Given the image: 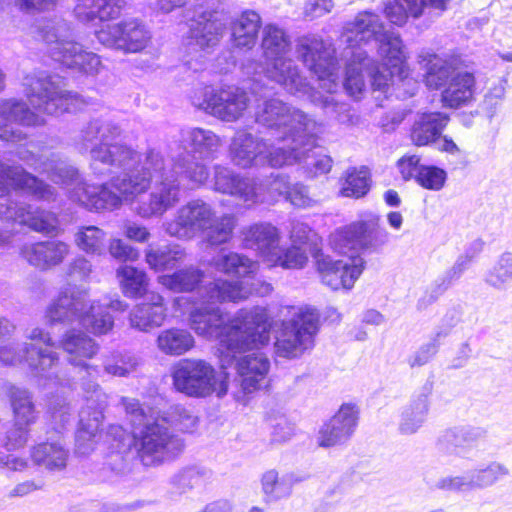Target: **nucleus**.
Wrapping results in <instances>:
<instances>
[{"label": "nucleus", "instance_id": "nucleus-1", "mask_svg": "<svg viewBox=\"0 0 512 512\" xmlns=\"http://www.w3.org/2000/svg\"><path fill=\"white\" fill-rule=\"evenodd\" d=\"M121 127L110 118H95L80 131L76 146L81 153L90 152V169L97 178L111 176V187L121 200L145 192L154 180L147 196L135 205L141 218L161 217L180 200V183L174 166L166 170L163 156L150 149L144 160L125 143L116 142Z\"/></svg>", "mask_w": 512, "mask_h": 512}, {"label": "nucleus", "instance_id": "nucleus-2", "mask_svg": "<svg viewBox=\"0 0 512 512\" xmlns=\"http://www.w3.org/2000/svg\"><path fill=\"white\" fill-rule=\"evenodd\" d=\"M339 42L345 45L342 59L346 62L343 86L353 97L360 95L367 77L374 90L384 91L391 85L397 97L416 94L417 82L409 77L400 35L387 29L378 14L359 12L343 26Z\"/></svg>", "mask_w": 512, "mask_h": 512}, {"label": "nucleus", "instance_id": "nucleus-3", "mask_svg": "<svg viewBox=\"0 0 512 512\" xmlns=\"http://www.w3.org/2000/svg\"><path fill=\"white\" fill-rule=\"evenodd\" d=\"M252 290L242 281L216 279L204 286L202 301L190 313V326L200 336L219 341L222 349L237 351L269 338V318L265 308L239 310L226 319L220 308L224 302L246 299Z\"/></svg>", "mask_w": 512, "mask_h": 512}, {"label": "nucleus", "instance_id": "nucleus-4", "mask_svg": "<svg viewBox=\"0 0 512 512\" xmlns=\"http://www.w3.org/2000/svg\"><path fill=\"white\" fill-rule=\"evenodd\" d=\"M225 24L216 11H199L190 20L186 45L189 51L199 53L195 59H186L184 69L197 74V84L189 94L191 104L225 122L238 120L250 102L249 94L235 85H222L219 89L208 84L204 55L218 45Z\"/></svg>", "mask_w": 512, "mask_h": 512}, {"label": "nucleus", "instance_id": "nucleus-5", "mask_svg": "<svg viewBox=\"0 0 512 512\" xmlns=\"http://www.w3.org/2000/svg\"><path fill=\"white\" fill-rule=\"evenodd\" d=\"M12 191H24L37 200L47 202L57 198L54 187L27 172L21 165H9L0 161V219L26 225L40 233L56 232L58 220L54 213L12 200L9 198Z\"/></svg>", "mask_w": 512, "mask_h": 512}, {"label": "nucleus", "instance_id": "nucleus-6", "mask_svg": "<svg viewBox=\"0 0 512 512\" xmlns=\"http://www.w3.org/2000/svg\"><path fill=\"white\" fill-rule=\"evenodd\" d=\"M344 47L345 45L339 44L341 52L338 54L331 43L320 38H301L297 44V54L304 65L323 82L321 87L327 90L328 95L313 89L308 83V91L295 96L305 98L320 107L328 118L340 124H350L354 117L350 105L339 101L334 95L338 88V71L341 65L346 67V62L342 59Z\"/></svg>", "mask_w": 512, "mask_h": 512}, {"label": "nucleus", "instance_id": "nucleus-7", "mask_svg": "<svg viewBox=\"0 0 512 512\" xmlns=\"http://www.w3.org/2000/svg\"><path fill=\"white\" fill-rule=\"evenodd\" d=\"M19 158L57 185L75 186L69 192V198L89 211H113L122 206L120 195L112 190L111 180L100 185L88 184L79 170L59 153L36 156L25 152Z\"/></svg>", "mask_w": 512, "mask_h": 512}, {"label": "nucleus", "instance_id": "nucleus-8", "mask_svg": "<svg viewBox=\"0 0 512 512\" xmlns=\"http://www.w3.org/2000/svg\"><path fill=\"white\" fill-rule=\"evenodd\" d=\"M127 419L133 428V441L144 466L160 465L176 458L184 448L183 440L166 425V418L149 413L134 398H121Z\"/></svg>", "mask_w": 512, "mask_h": 512}, {"label": "nucleus", "instance_id": "nucleus-9", "mask_svg": "<svg viewBox=\"0 0 512 512\" xmlns=\"http://www.w3.org/2000/svg\"><path fill=\"white\" fill-rule=\"evenodd\" d=\"M127 304L119 299L99 303L90 301L88 294L80 290H64L47 306L45 318L49 325L78 323L87 331L102 335L114 325L108 309L124 311Z\"/></svg>", "mask_w": 512, "mask_h": 512}, {"label": "nucleus", "instance_id": "nucleus-10", "mask_svg": "<svg viewBox=\"0 0 512 512\" xmlns=\"http://www.w3.org/2000/svg\"><path fill=\"white\" fill-rule=\"evenodd\" d=\"M236 224L235 215L225 213L217 217L211 203L197 198L181 206L172 219L163 223V229L169 236L181 240L201 233L209 245L220 246L231 240Z\"/></svg>", "mask_w": 512, "mask_h": 512}, {"label": "nucleus", "instance_id": "nucleus-11", "mask_svg": "<svg viewBox=\"0 0 512 512\" xmlns=\"http://www.w3.org/2000/svg\"><path fill=\"white\" fill-rule=\"evenodd\" d=\"M250 93L255 97V121L267 128L282 142L292 145L304 133H319L321 126L310 115L278 98L271 97L270 89L254 80Z\"/></svg>", "mask_w": 512, "mask_h": 512}, {"label": "nucleus", "instance_id": "nucleus-12", "mask_svg": "<svg viewBox=\"0 0 512 512\" xmlns=\"http://www.w3.org/2000/svg\"><path fill=\"white\" fill-rule=\"evenodd\" d=\"M37 37L47 45L54 61L87 76H94L103 68L100 57L86 50L74 40L71 24L61 17L45 19L36 26Z\"/></svg>", "mask_w": 512, "mask_h": 512}, {"label": "nucleus", "instance_id": "nucleus-13", "mask_svg": "<svg viewBox=\"0 0 512 512\" xmlns=\"http://www.w3.org/2000/svg\"><path fill=\"white\" fill-rule=\"evenodd\" d=\"M183 152L173 157V166L181 177L194 186H202L209 179V169L202 163L217 157L221 140L213 131L204 128H186L180 132Z\"/></svg>", "mask_w": 512, "mask_h": 512}, {"label": "nucleus", "instance_id": "nucleus-14", "mask_svg": "<svg viewBox=\"0 0 512 512\" xmlns=\"http://www.w3.org/2000/svg\"><path fill=\"white\" fill-rule=\"evenodd\" d=\"M261 47L266 58V77L281 85L288 93L300 95L308 91V81L292 59L286 58L290 41L285 31L276 25H266Z\"/></svg>", "mask_w": 512, "mask_h": 512}, {"label": "nucleus", "instance_id": "nucleus-15", "mask_svg": "<svg viewBox=\"0 0 512 512\" xmlns=\"http://www.w3.org/2000/svg\"><path fill=\"white\" fill-rule=\"evenodd\" d=\"M175 389L189 397L205 398L213 393L223 397L228 391L226 377H218L215 368L205 360L182 359L172 369Z\"/></svg>", "mask_w": 512, "mask_h": 512}, {"label": "nucleus", "instance_id": "nucleus-16", "mask_svg": "<svg viewBox=\"0 0 512 512\" xmlns=\"http://www.w3.org/2000/svg\"><path fill=\"white\" fill-rule=\"evenodd\" d=\"M291 319L282 322V328L275 342L278 357L294 359L311 349L319 330L320 315L310 306L293 307Z\"/></svg>", "mask_w": 512, "mask_h": 512}, {"label": "nucleus", "instance_id": "nucleus-17", "mask_svg": "<svg viewBox=\"0 0 512 512\" xmlns=\"http://www.w3.org/2000/svg\"><path fill=\"white\" fill-rule=\"evenodd\" d=\"M63 80L58 75L37 71L25 76L23 86L30 104L39 112L59 115L71 110L79 96L63 89Z\"/></svg>", "mask_w": 512, "mask_h": 512}, {"label": "nucleus", "instance_id": "nucleus-18", "mask_svg": "<svg viewBox=\"0 0 512 512\" xmlns=\"http://www.w3.org/2000/svg\"><path fill=\"white\" fill-rule=\"evenodd\" d=\"M229 157L240 168L269 165L283 167L295 157L285 153V145L270 146L267 142L246 130H239L231 139Z\"/></svg>", "mask_w": 512, "mask_h": 512}, {"label": "nucleus", "instance_id": "nucleus-19", "mask_svg": "<svg viewBox=\"0 0 512 512\" xmlns=\"http://www.w3.org/2000/svg\"><path fill=\"white\" fill-rule=\"evenodd\" d=\"M2 342L4 340L0 341V362L3 365L15 366L25 362L34 376L45 378L61 386L69 384V379L57 374L60 357L56 351L42 349L36 344Z\"/></svg>", "mask_w": 512, "mask_h": 512}, {"label": "nucleus", "instance_id": "nucleus-20", "mask_svg": "<svg viewBox=\"0 0 512 512\" xmlns=\"http://www.w3.org/2000/svg\"><path fill=\"white\" fill-rule=\"evenodd\" d=\"M388 240L389 233L379 225V217L375 215L338 228L330 235V245L339 254L354 249L378 252Z\"/></svg>", "mask_w": 512, "mask_h": 512}, {"label": "nucleus", "instance_id": "nucleus-21", "mask_svg": "<svg viewBox=\"0 0 512 512\" xmlns=\"http://www.w3.org/2000/svg\"><path fill=\"white\" fill-rule=\"evenodd\" d=\"M85 405L79 412V428L76 432V452L80 455L90 454L97 442L102 438L100 426L103 411L107 406V396L101 387L93 382H84Z\"/></svg>", "mask_w": 512, "mask_h": 512}, {"label": "nucleus", "instance_id": "nucleus-22", "mask_svg": "<svg viewBox=\"0 0 512 512\" xmlns=\"http://www.w3.org/2000/svg\"><path fill=\"white\" fill-rule=\"evenodd\" d=\"M270 328L271 325L269 324ZM269 340L270 337L265 343H255L246 349L237 351L225 350L221 352V368L225 370L233 365L235 366L240 377L241 388L245 393H252L267 386V376L271 363L269 358L263 353L257 352L241 357H237V354L264 346L268 344Z\"/></svg>", "mask_w": 512, "mask_h": 512}, {"label": "nucleus", "instance_id": "nucleus-23", "mask_svg": "<svg viewBox=\"0 0 512 512\" xmlns=\"http://www.w3.org/2000/svg\"><path fill=\"white\" fill-rule=\"evenodd\" d=\"M510 475L509 468L498 461L480 464L459 475L441 477L434 488L444 492L467 493L494 486Z\"/></svg>", "mask_w": 512, "mask_h": 512}, {"label": "nucleus", "instance_id": "nucleus-24", "mask_svg": "<svg viewBox=\"0 0 512 512\" xmlns=\"http://www.w3.org/2000/svg\"><path fill=\"white\" fill-rule=\"evenodd\" d=\"M311 254L322 283L332 290L340 288L350 290L362 274L366 264L359 255H350L345 259L335 260L317 248L316 243H314Z\"/></svg>", "mask_w": 512, "mask_h": 512}, {"label": "nucleus", "instance_id": "nucleus-25", "mask_svg": "<svg viewBox=\"0 0 512 512\" xmlns=\"http://www.w3.org/2000/svg\"><path fill=\"white\" fill-rule=\"evenodd\" d=\"M97 40L104 46L126 53H137L145 49L152 34L139 19H127L117 24L105 25L95 32Z\"/></svg>", "mask_w": 512, "mask_h": 512}, {"label": "nucleus", "instance_id": "nucleus-26", "mask_svg": "<svg viewBox=\"0 0 512 512\" xmlns=\"http://www.w3.org/2000/svg\"><path fill=\"white\" fill-rule=\"evenodd\" d=\"M212 189L218 193L230 195L247 207L265 201L264 185L254 178L242 176L228 166H213Z\"/></svg>", "mask_w": 512, "mask_h": 512}, {"label": "nucleus", "instance_id": "nucleus-27", "mask_svg": "<svg viewBox=\"0 0 512 512\" xmlns=\"http://www.w3.org/2000/svg\"><path fill=\"white\" fill-rule=\"evenodd\" d=\"M43 117L31 111L27 104L18 99L0 100V140L5 142H20L26 139V134L17 127L41 126Z\"/></svg>", "mask_w": 512, "mask_h": 512}, {"label": "nucleus", "instance_id": "nucleus-28", "mask_svg": "<svg viewBox=\"0 0 512 512\" xmlns=\"http://www.w3.org/2000/svg\"><path fill=\"white\" fill-rule=\"evenodd\" d=\"M318 133H304L295 138L292 145H285V153L293 155L295 159L285 165L298 163L309 177H316L330 172L333 164L332 158L323 153L322 148L316 146Z\"/></svg>", "mask_w": 512, "mask_h": 512}, {"label": "nucleus", "instance_id": "nucleus-29", "mask_svg": "<svg viewBox=\"0 0 512 512\" xmlns=\"http://www.w3.org/2000/svg\"><path fill=\"white\" fill-rule=\"evenodd\" d=\"M359 409L355 404H342L337 413L318 432V444L332 447L346 443L358 425Z\"/></svg>", "mask_w": 512, "mask_h": 512}, {"label": "nucleus", "instance_id": "nucleus-30", "mask_svg": "<svg viewBox=\"0 0 512 512\" xmlns=\"http://www.w3.org/2000/svg\"><path fill=\"white\" fill-rule=\"evenodd\" d=\"M70 247L60 240H47L24 244L20 255L31 266L40 270H49L60 265L69 254Z\"/></svg>", "mask_w": 512, "mask_h": 512}, {"label": "nucleus", "instance_id": "nucleus-31", "mask_svg": "<svg viewBox=\"0 0 512 512\" xmlns=\"http://www.w3.org/2000/svg\"><path fill=\"white\" fill-rule=\"evenodd\" d=\"M58 346L67 354L68 362L72 366L84 368L87 372L90 369L96 371V368L88 365L86 360L97 354L99 346L86 333L73 329L69 330L62 335Z\"/></svg>", "mask_w": 512, "mask_h": 512}, {"label": "nucleus", "instance_id": "nucleus-32", "mask_svg": "<svg viewBox=\"0 0 512 512\" xmlns=\"http://www.w3.org/2000/svg\"><path fill=\"white\" fill-rule=\"evenodd\" d=\"M432 392V385L426 383L420 391L415 393L410 402L401 410L398 430L403 435H412L424 425L427 420Z\"/></svg>", "mask_w": 512, "mask_h": 512}, {"label": "nucleus", "instance_id": "nucleus-33", "mask_svg": "<svg viewBox=\"0 0 512 512\" xmlns=\"http://www.w3.org/2000/svg\"><path fill=\"white\" fill-rule=\"evenodd\" d=\"M125 0H77L75 18L85 24L115 20L120 17Z\"/></svg>", "mask_w": 512, "mask_h": 512}, {"label": "nucleus", "instance_id": "nucleus-34", "mask_svg": "<svg viewBox=\"0 0 512 512\" xmlns=\"http://www.w3.org/2000/svg\"><path fill=\"white\" fill-rule=\"evenodd\" d=\"M279 242L278 228L267 222L253 224L243 232L244 246L255 250L265 262H268Z\"/></svg>", "mask_w": 512, "mask_h": 512}, {"label": "nucleus", "instance_id": "nucleus-35", "mask_svg": "<svg viewBox=\"0 0 512 512\" xmlns=\"http://www.w3.org/2000/svg\"><path fill=\"white\" fill-rule=\"evenodd\" d=\"M448 0H393L385 5L387 19L397 25L403 26L408 18H419L424 8L430 7L443 12L447 9Z\"/></svg>", "mask_w": 512, "mask_h": 512}, {"label": "nucleus", "instance_id": "nucleus-36", "mask_svg": "<svg viewBox=\"0 0 512 512\" xmlns=\"http://www.w3.org/2000/svg\"><path fill=\"white\" fill-rule=\"evenodd\" d=\"M449 122V116L442 112L419 113L411 128V140L417 146L436 143Z\"/></svg>", "mask_w": 512, "mask_h": 512}, {"label": "nucleus", "instance_id": "nucleus-37", "mask_svg": "<svg viewBox=\"0 0 512 512\" xmlns=\"http://www.w3.org/2000/svg\"><path fill=\"white\" fill-rule=\"evenodd\" d=\"M475 77L467 71H457L441 91L444 107L457 109L470 103L475 93Z\"/></svg>", "mask_w": 512, "mask_h": 512}, {"label": "nucleus", "instance_id": "nucleus-38", "mask_svg": "<svg viewBox=\"0 0 512 512\" xmlns=\"http://www.w3.org/2000/svg\"><path fill=\"white\" fill-rule=\"evenodd\" d=\"M301 481H303V478L298 477L292 472L285 473L281 476L275 469L264 472L261 477L263 501L266 504H271L281 499L288 498L292 493L293 486Z\"/></svg>", "mask_w": 512, "mask_h": 512}, {"label": "nucleus", "instance_id": "nucleus-39", "mask_svg": "<svg viewBox=\"0 0 512 512\" xmlns=\"http://www.w3.org/2000/svg\"><path fill=\"white\" fill-rule=\"evenodd\" d=\"M166 313L163 305V298L160 295H153L151 302L138 304L130 312L131 327L149 332L150 330L161 326L165 320Z\"/></svg>", "mask_w": 512, "mask_h": 512}, {"label": "nucleus", "instance_id": "nucleus-40", "mask_svg": "<svg viewBox=\"0 0 512 512\" xmlns=\"http://www.w3.org/2000/svg\"><path fill=\"white\" fill-rule=\"evenodd\" d=\"M419 64L425 70L424 81L430 89L442 90L457 72L450 61L428 52L419 55Z\"/></svg>", "mask_w": 512, "mask_h": 512}, {"label": "nucleus", "instance_id": "nucleus-41", "mask_svg": "<svg viewBox=\"0 0 512 512\" xmlns=\"http://www.w3.org/2000/svg\"><path fill=\"white\" fill-rule=\"evenodd\" d=\"M7 396L10 400L13 411V421L16 425L30 427L38 417L32 393L24 387L10 385L7 389Z\"/></svg>", "mask_w": 512, "mask_h": 512}, {"label": "nucleus", "instance_id": "nucleus-42", "mask_svg": "<svg viewBox=\"0 0 512 512\" xmlns=\"http://www.w3.org/2000/svg\"><path fill=\"white\" fill-rule=\"evenodd\" d=\"M216 271L232 277H250L257 270V262L236 252H220L210 262Z\"/></svg>", "mask_w": 512, "mask_h": 512}, {"label": "nucleus", "instance_id": "nucleus-43", "mask_svg": "<svg viewBox=\"0 0 512 512\" xmlns=\"http://www.w3.org/2000/svg\"><path fill=\"white\" fill-rule=\"evenodd\" d=\"M261 26V18L255 11H244L232 23V41L238 48L251 49L257 40V35Z\"/></svg>", "mask_w": 512, "mask_h": 512}, {"label": "nucleus", "instance_id": "nucleus-44", "mask_svg": "<svg viewBox=\"0 0 512 512\" xmlns=\"http://www.w3.org/2000/svg\"><path fill=\"white\" fill-rule=\"evenodd\" d=\"M35 464L55 471L65 468L68 459V450L60 440L43 442L36 445L31 452Z\"/></svg>", "mask_w": 512, "mask_h": 512}, {"label": "nucleus", "instance_id": "nucleus-45", "mask_svg": "<svg viewBox=\"0 0 512 512\" xmlns=\"http://www.w3.org/2000/svg\"><path fill=\"white\" fill-rule=\"evenodd\" d=\"M156 342L158 349L169 356H181L190 351L195 345L192 334L188 330L180 328L161 331Z\"/></svg>", "mask_w": 512, "mask_h": 512}, {"label": "nucleus", "instance_id": "nucleus-46", "mask_svg": "<svg viewBox=\"0 0 512 512\" xmlns=\"http://www.w3.org/2000/svg\"><path fill=\"white\" fill-rule=\"evenodd\" d=\"M185 257V251L179 245H149L145 252L148 266L154 271L173 269Z\"/></svg>", "mask_w": 512, "mask_h": 512}, {"label": "nucleus", "instance_id": "nucleus-47", "mask_svg": "<svg viewBox=\"0 0 512 512\" xmlns=\"http://www.w3.org/2000/svg\"><path fill=\"white\" fill-rule=\"evenodd\" d=\"M340 195L359 199L364 197L370 190L371 174L367 167H352L345 171L340 178Z\"/></svg>", "mask_w": 512, "mask_h": 512}, {"label": "nucleus", "instance_id": "nucleus-48", "mask_svg": "<svg viewBox=\"0 0 512 512\" xmlns=\"http://www.w3.org/2000/svg\"><path fill=\"white\" fill-rule=\"evenodd\" d=\"M204 273L197 267H187L161 276L160 283L173 292L193 291L202 282Z\"/></svg>", "mask_w": 512, "mask_h": 512}, {"label": "nucleus", "instance_id": "nucleus-49", "mask_svg": "<svg viewBox=\"0 0 512 512\" xmlns=\"http://www.w3.org/2000/svg\"><path fill=\"white\" fill-rule=\"evenodd\" d=\"M75 243L86 254L101 256L106 251V234L97 226H83L75 234Z\"/></svg>", "mask_w": 512, "mask_h": 512}, {"label": "nucleus", "instance_id": "nucleus-50", "mask_svg": "<svg viewBox=\"0 0 512 512\" xmlns=\"http://www.w3.org/2000/svg\"><path fill=\"white\" fill-rule=\"evenodd\" d=\"M307 261L308 256L306 250L293 243L288 247H282L278 244L267 263L271 266H279L284 269H301L305 266Z\"/></svg>", "mask_w": 512, "mask_h": 512}, {"label": "nucleus", "instance_id": "nucleus-51", "mask_svg": "<svg viewBox=\"0 0 512 512\" xmlns=\"http://www.w3.org/2000/svg\"><path fill=\"white\" fill-rule=\"evenodd\" d=\"M484 281L497 290H506L512 282V253L504 252L486 272Z\"/></svg>", "mask_w": 512, "mask_h": 512}, {"label": "nucleus", "instance_id": "nucleus-52", "mask_svg": "<svg viewBox=\"0 0 512 512\" xmlns=\"http://www.w3.org/2000/svg\"><path fill=\"white\" fill-rule=\"evenodd\" d=\"M120 277L123 293L130 298L142 296L148 285V279L144 271L132 266H124L117 270Z\"/></svg>", "mask_w": 512, "mask_h": 512}, {"label": "nucleus", "instance_id": "nucleus-53", "mask_svg": "<svg viewBox=\"0 0 512 512\" xmlns=\"http://www.w3.org/2000/svg\"><path fill=\"white\" fill-rule=\"evenodd\" d=\"M138 365V357L131 352H114L103 362L104 371L114 377H128Z\"/></svg>", "mask_w": 512, "mask_h": 512}, {"label": "nucleus", "instance_id": "nucleus-54", "mask_svg": "<svg viewBox=\"0 0 512 512\" xmlns=\"http://www.w3.org/2000/svg\"><path fill=\"white\" fill-rule=\"evenodd\" d=\"M210 471L200 467H187L173 475L170 483L176 492L183 494L201 486L210 478Z\"/></svg>", "mask_w": 512, "mask_h": 512}, {"label": "nucleus", "instance_id": "nucleus-55", "mask_svg": "<svg viewBox=\"0 0 512 512\" xmlns=\"http://www.w3.org/2000/svg\"><path fill=\"white\" fill-rule=\"evenodd\" d=\"M460 426L444 430L438 437L436 447L444 455L461 456L466 453Z\"/></svg>", "mask_w": 512, "mask_h": 512}, {"label": "nucleus", "instance_id": "nucleus-56", "mask_svg": "<svg viewBox=\"0 0 512 512\" xmlns=\"http://www.w3.org/2000/svg\"><path fill=\"white\" fill-rule=\"evenodd\" d=\"M160 417L166 418V425H174L183 432H191L196 427L197 417L192 413L191 410L187 409L183 405L177 404L169 408V410L160 415Z\"/></svg>", "mask_w": 512, "mask_h": 512}, {"label": "nucleus", "instance_id": "nucleus-57", "mask_svg": "<svg viewBox=\"0 0 512 512\" xmlns=\"http://www.w3.org/2000/svg\"><path fill=\"white\" fill-rule=\"evenodd\" d=\"M447 181V172L435 165H423L416 183L424 189L440 191Z\"/></svg>", "mask_w": 512, "mask_h": 512}, {"label": "nucleus", "instance_id": "nucleus-58", "mask_svg": "<svg viewBox=\"0 0 512 512\" xmlns=\"http://www.w3.org/2000/svg\"><path fill=\"white\" fill-rule=\"evenodd\" d=\"M423 165L421 157L414 154L404 155L397 161V169L404 181L414 180L416 182Z\"/></svg>", "mask_w": 512, "mask_h": 512}, {"label": "nucleus", "instance_id": "nucleus-59", "mask_svg": "<svg viewBox=\"0 0 512 512\" xmlns=\"http://www.w3.org/2000/svg\"><path fill=\"white\" fill-rule=\"evenodd\" d=\"M30 427L26 425H16L13 421L12 427L6 432L4 446L7 450H16L23 447L29 437Z\"/></svg>", "mask_w": 512, "mask_h": 512}, {"label": "nucleus", "instance_id": "nucleus-60", "mask_svg": "<svg viewBox=\"0 0 512 512\" xmlns=\"http://www.w3.org/2000/svg\"><path fill=\"white\" fill-rule=\"evenodd\" d=\"M286 200L298 208H308L314 203V200L309 196L308 187L301 183L291 185Z\"/></svg>", "mask_w": 512, "mask_h": 512}, {"label": "nucleus", "instance_id": "nucleus-61", "mask_svg": "<svg viewBox=\"0 0 512 512\" xmlns=\"http://www.w3.org/2000/svg\"><path fill=\"white\" fill-rule=\"evenodd\" d=\"M438 352L435 343L427 342L421 345L413 354H411L407 363L411 368L421 367L427 364Z\"/></svg>", "mask_w": 512, "mask_h": 512}, {"label": "nucleus", "instance_id": "nucleus-62", "mask_svg": "<svg viewBox=\"0 0 512 512\" xmlns=\"http://www.w3.org/2000/svg\"><path fill=\"white\" fill-rule=\"evenodd\" d=\"M109 253L119 261H133L138 258V250L121 239H113L110 242Z\"/></svg>", "mask_w": 512, "mask_h": 512}, {"label": "nucleus", "instance_id": "nucleus-63", "mask_svg": "<svg viewBox=\"0 0 512 512\" xmlns=\"http://www.w3.org/2000/svg\"><path fill=\"white\" fill-rule=\"evenodd\" d=\"M294 425L285 417L276 419L272 424L271 441L283 443L288 441L294 434Z\"/></svg>", "mask_w": 512, "mask_h": 512}, {"label": "nucleus", "instance_id": "nucleus-64", "mask_svg": "<svg viewBox=\"0 0 512 512\" xmlns=\"http://www.w3.org/2000/svg\"><path fill=\"white\" fill-rule=\"evenodd\" d=\"M460 428L466 453L487 436V430L483 427L466 425Z\"/></svg>", "mask_w": 512, "mask_h": 512}]
</instances>
